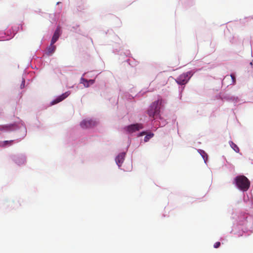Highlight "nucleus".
Wrapping results in <instances>:
<instances>
[{
	"mask_svg": "<svg viewBox=\"0 0 253 253\" xmlns=\"http://www.w3.org/2000/svg\"><path fill=\"white\" fill-rule=\"evenodd\" d=\"M70 94V92L69 91L66 92L65 93L62 94L61 95L57 97L55 100H53L51 104V105H54L55 104H57L64 99H65L66 98H67Z\"/></svg>",
	"mask_w": 253,
	"mask_h": 253,
	"instance_id": "nucleus-7",
	"label": "nucleus"
},
{
	"mask_svg": "<svg viewBox=\"0 0 253 253\" xmlns=\"http://www.w3.org/2000/svg\"><path fill=\"white\" fill-rule=\"evenodd\" d=\"M153 83L157 84L159 86H164L167 83L166 77L162 73H160L157 75Z\"/></svg>",
	"mask_w": 253,
	"mask_h": 253,
	"instance_id": "nucleus-4",
	"label": "nucleus"
},
{
	"mask_svg": "<svg viewBox=\"0 0 253 253\" xmlns=\"http://www.w3.org/2000/svg\"><path fill=\"white\" fill-rule=\"evenodd\" d=\"M125 153H120L117 157L116 158V162L117 165L120 167L121 166V165L123 163L125 157Z\"/></svg>",
	"mask_w": 253,
	"mask_h": 253,
	"instance_id": "nucleus-8",
	"label": "nucleus"
},
{
	"mask_svg": "<svg viewBox=\"0 0 253 253\" xmlns=\"http://www.w3.org/2000/svg\"><path fill=\"white\" fill-rule=\"evenodd\" d=\"M13 142V140H9V141H8V140H6V141H3V146H6L7 145H11L12 144V143Z\"/></svg>",
	"mask_w": 253,
	"mask_h": 253,
	"instance_id": "nucleus-14",
	"label": "nucleus"
},
{
	"mask_svg": "<svg viewBox=\"0 0 253 253\" xmlns=\"http://www.w3.org/2000/svg\"><path fill=\"white\" fill-rule=\"evenodd\" d=\"M230 77H231V78L232 79V84H235V83H236V78H235V77L234 75L231 74Z\"/></svg>",
	"mask_w": 253,
	"mask_h": 253,
	"instance_id": "nucleus-15",
	"label": "nucleus"
},
{
	"mask_svg": "<svg viewBox=\"0 0 253 253\" xmlns=\"http://www.w3.org/2000/svg\"><path fill=\"white\" fill-rule=\"evenodd\" d=\"M154 135V134L153 133H150L148 135H147L145 137H144V141L145 142H147L148 141V140L152 138Z\"/></svg>",
	"mask_w": 253,
	"mask_h": 253,
	"instance_id": "nucleus-13",
	"label": "nucleus"
},
{
	"mask_svg": "<svg viewBox=\"0 0 253 253\" xmlns=\"http://www.w3.org/2000/svg\"><path fill=\"white\" fill-rule=\"evenodd\" d=\"M81 80V83H83L84 82L87 83V84H84V86L86 87H88L89 86L90 84H92L94 83V80H89L88 81L83 78H82Z\"/></svg>",
	"mask_w": 253,
	"mask_h": 253,
	"instance_id": "nucleus-10",
	"label": "nucleus"
},
{
	"mask_svg": "<svg viewBox=\"0 0 253 253\" xmlns=\"http://www.w3.org/2000/svg\"><path fill=\"white\" fill-rule=\"evenodd\" d=\"M162 102L163 100L160 99L152 103L150 108L147 111L148 114L150 117L152 118L154 120L159 118L160 108L162 106Z\"/></svg>",
	"mask_w": 253,
	"mask_h": 253,
	"instance_id": "nucleus-1",
	"label": "nucleus"
},
{
	"mask_svg": "<svg viewBox=\"0 0 253 253\" xmlns=\"http://www.w3.org/2000/svg\"><path fill=\"white\" fill-rule=\"evenodd\" d=\"M226 78H228V77H227V76H226L224 78V80L226 79Z\"/></svg>",
	"mask_w": 253,
	"mask_h": 253,
	"instance_id": "nucleus-19",
	"label": "nucleus"
},
{
	"mask_svg": "<svg viewBox=\"0 0 253 253\" xmlns=\"http://www.w3.org/2000/svg\"><path fill=\"white\" fill-rule=\"evenodd\" d=\"M60 28L58 27L57 28L55 31L54 32V33L51 41V44H54L58 40L60 35Z\"/></svg>",
	"mask_w": 253,
	"mask_h": 253,
	"instance_id": "nucleus-9",
	"label": "nucleus"
},
{
	"mask_svg": "<svg viewBox=\"0 0 253 253\" xmlns=\"http://www.w3.org/2000/svg\"><path fill=\"white\" fill-rule=\"evenodd\" d=\"M24 85H25V81L24 80H23L22 83V84H21V88L24 87Z\"/></svg>",
	"mask_w": 253,
	"mask_h": 253,
	"instance_id": "nucleus-17",
	"label": "nucleus"
},
{
	"mask_svg": "<svg viewBox=\"0 0 253 253\" xmlns=\"http://www.w3.org/2000/svg\"><path fill=\"white\" fill-rule=\"evenodd\" d=\"M235 182L238 188L242 191H247L250 186L249 180L244 175H239L235 178Z\"/></svg>",
	"mask_w": 253,
	"mask_h": 253,
	"instance_id": "nucleus-2",
	"label": "nucleus"
},
{
	"mask_svg": "<svg viewBox=\"0 0 253 253\" xmlns=\"http://www.w3.org/2000/svg\"><path fill=\"white\" fill-rule=\"evenodd\" d=\"M142 128V125L139 124H136L133 125H130L128 126L126 129V130L132 133L136 131L139 130L140 129Z\"/></svg>",
	"mask_w": 253,
	"mask_h": 253,
	"instance_id": "nucleus-6",
	"label": "nucleus"
},
{
	"mask_svg": "<svg viewBox=\"0 0 253 253\" xmlns=\"http://www.w3.org/2000/svg\"><path fill=\"white\" fill-rule=\"evenodd\" d=\"M96 123L92 120H84L80 124L83 128H87L95 126Z\"/></svg>",
	"mask_w": 253,
	"mask_h": 253,
	"instance_id": "nucleus-5",
	"label": "nucleus"
},
{
	"mask_svg": "<svg viewBox=\"0 0 253 253\" xmlns=\"http://www.w3.org/2000/svg\"><path fill=\"white\" fill-rule=\"evenodd\" d=\"M220 246V243L219 242H217L214 244L213 247L214 248H218Z\"/></svg>",
	"mask_w": 253,
	"mask_h": 253,
	"instance_id": "nucleus-16",
	"label": "nucleus"
},
{
	"mask_svg": "<svg viewBox=\"0 0 253 253\" xmlns=\"http://www.w3.org/2000/svg\"><path fill=\"white\" fill-rule=\"evenodd\" d=\"M53 44L51 43L50 46L47 48V52L49 54H52L55 50L56 46Z\"/></svg>",
	"mask_w": 253,
	"mask_h": 253,
	"instance_id": "nucleus-11",
	"label": "nucleus"
},
{
	"mask_svg": "<svg viewBox=\"0 0 253 253\" xmlns=\"http://www.w3.org/2000/svg\"><path fill=\"white\" fill-rule=\"evenodd\" d=\"M193 75V72L192 71L184 73L179 76V77L175 80V81L178 84L184 85L188 83Z\"/></svg>",
	"mask_w": 253,
	"mask_h": 253,
	"instance_id": "nucleus-3",
	"label": "nucleus"
},
{
	"mask_svg": "<svg viewBox=\"0 0 253 253\" xmlns=\"http://www.w3.org/2000/svg\"><path fill=\"white\" fill-rule=\"evenodd\" d=\"M230 144L231 147L234 149V150L236 152H239V147L235 143H234L233 142L231 141L230 142Z\"/></svg>",
	"mask_w": 253,
	"mask_h": 253,
	"instance_id": "nucleus-12",
	"label": "nucleus"
},
{
	"mask_svg": "<svg viewBox=\"0 0 253 253\" xmlns=\"http://www.w3.org/2000/svg\"><path fill=\"white\" fill-rule=\"evenodd\" d=\"M83 84H87V83H86V82H84Z\"/></svg>",
	"mask_w": 253,
	"mask_h": 253,
	"instance_id": "nucleus-18",
	"label": "nucleus"
}]
</instances>
